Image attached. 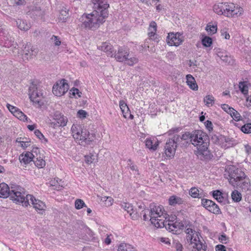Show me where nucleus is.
I'll return each instance as SVG.
<instances>
[{
    "label": "nucleus",
    "mask_w": 251,
    "mask_h": 251,
    "mask_svg": "<svg viewBox=\"0 0 251 251\" xmlns=\"http://www.w3.org/2000/svg\"><path fill=\"white\" fill-rule=\"evenodd\" d=\"M239 87L241 92L246 95L248 92V87L246 84L245 82H240L239 84Z\"/></svg>",
    "instance_id": "obj_48"
},
{
    "label": "nucleus",
    "mask_w": 251,
    "mask_h": 251,
    "mask_svg": "<svg viewBox=\"0 0 251 251\" xmlns=\"http://www.w3.org/2000/svg\"><path fill=\"white\" fill-rule=\"evenodd\" d=\"M231 198L234 201L239 202L241 200L242 196L240 192L237 190H234L231 193Z\"/></svg>",
    "instance_id": "obj_43"
},
{
    "label": "nucleus",
    "mask_w": 251,
    "mask_h": 251,
    "mask_svg": "<svg viewBox=\"0 0 251 251\" xmlns=\"http://www.w3.org/2000/svg\"><path fill=\"white\" fill-rule=\"evenodd\" d=\"M212 196L219 202H222L225 200L223 194L218 190L213 191L212 192Z\"/></svg>",
    "instance_id": "obj_33"
},
{
    "label": "nucleus",
    "mask_w": 251,
    "mask_h": 251,
    "mask_svg": "<svg viewBox=\"0 0 251 251\" xmlns=\"http://www.w3.org/2000/svg\"><path fill=\"white\" fill-rule=\"evenodd\" d=\"M72 92V95L74 96H75V95H78V97H80V95H79L80 92L78 90V89L76 88H74L71 90Z\"/></svg>",
    "instance_id": "obj_62"
},
{
    "label": "nucleus",
    "mask_w": 251,
    "mask_h": 251,
    "mask_svg": "<svg viewBox=\"0 0 251 251\" xmlns=\"http://www.w3.org/2000/svg\"><path fill=\"white\" fill-rule=\"evenodd\" d=\"M26 0H14L15 3L17 5H23L25 3Z\"/></svg>",
    "instance_id": "obj_63"
},
{
    "label": "nucleus",
    "mask_w": 251,
    "mask_h": 251,
    "mask_svg": "<svg viewBox=\"0 0 251 251\" xmlns=\"http://www.w3.org/2000/svg\"><path fill=\"white\" fill-rule=\"evenodd\" d=\"M85 162L87 164H91L97 160V154L96 153H90L89 155H85Z\"/></svg>",
    "instance_id": "obj_36"
},
{
    "label": "nucleus",
    "mask_w": 251,
    "mask_h": 251,
    "mask_svg": "<svg viewBox=\"0 0 251 251\" xmlns=\"http://www.w3.org/2000/svg\"><path fill=\"white\" fill-rule=\"evenodd\" d=\"M189 194L191 197L194 198H200L201 197V194L199 193V190L196 187H192L189 190Z\"/></svg>",
    "instance_id": "obj_44"
},
{
    "label": "nucleus",
    "mask_w": 251,
    "mask_h": 251,
    "mask_svg": "<svg viewBox=\"0 0 251 251\" xmlns=\"http://www.w3.org/2000/svg\"><path fill=\"white\" fill-rule=\"evenodd\" d=\"M33 161L35 166L39 168H42L46 165L45 161L40 155L39 156H35V158L33 159Z\"/></svg>",
    "instance_id": "obj_31"
},
{
    "label": "nucleus",
    "mask_w": 251,
    "mask_h": 251,
    "mask_svg": "<svg viewBox=\"0 0 251 251\" xmlns=\"http://www.w3.org/2000/svg\"><path fill=\"white\" fill-rule=\"evenodd\" d=\"M94 4L93 10H96L98 13L107 16L108 15L107 9L109 6L107 0H92Z\"/></svg>",
    "instance_id": "obj_12"
},
{
    "label": "nucleus",
    "mask_w": 251,
    "mask_h": 251,
    "mask_svg": "<svg viewBox=\"0 0 251 251\" xmlns=\"http://www.w3.org/2000/svg\"><path fill=\"white\" fill-rule=\"evenodd\" d=\"M168 202L169 205L175 206L176 205H181L185 204V201L182 198L176 195H173L170 197Z\"/></svg>",
    "instance_id": "obj_23"
},
{
    "label": "nucleus",
    "mask_w": 251,
    "mask_h": 251,
    "mask_svg": "<svg viewBox=\"0 0 251 251\" xmlns=\"http://www.w3.org/2000/svg\"><path fill=\"white\" fill-rule=\"evenodd\" d=\"M149 212L150 221L152 224L157 228L164 226V218L166 217V212L161 206H156L153 204L150 205Z\"/></svg>",
    "instance_id": "obj_6"
},
{
    "label": "nucleus",
    "mask_w": 251,
    "mask_h": 251,
    "mask_svg": "<svg viewBox=\"0 0 251 251\" xmlns=\"http://www.w3.org/2000/svg\"><path fill=\"white\" fill-rule=\"evenodd\" d=\"M173 246L176 249V251H182V245L178 241H175L173 243Z\"/></svg>",
    "instance_id": "obj_52"
},
{
    "label": "nucleus",
    "mask_w": 251,
    "mask_h": 251,
    "mask_svg": "<svg viewBox=\"0 0 251 251\" xmlns=\"http://www.w3.org/2000/svg\"><path fill=\"white\" fill-rule=\"evenodd\" d=\"M34 134L40 140L44 138V136L38 129H36L34 131Z\"/></svg>",
    "instance_id": "obj_58"
},
{
    "label": "nucleus",
    "mask_w": 251,
    "mask_h": 251,
    "mask_svg": "<svg viewBox=\"0 0 251 251\" xmlns=\"http://www.w3.org/2000/svg\"><path fill=\"white\" fill-rule=\"evenodd\" d=\"M175 142V144L177 146H180L182 147L183 146H186V143L185 142L182 143L183 140L182 139L181 137L178 135H175L174 136L173 138L171 139Z\"/></svg>",
    "instance_id": "obj_39"
},
{
    "label": "nucleus",
    "mask_w": 251,
    "mask_h": 251,
    "mask_svg": "<svg viewBox=\"0 0 251 251\" xmlns=\"http://www.w3.org/2000/svg\"><path fill=\"white\" fill-rule=\"evenodd\" d=\"M78 144L82 146L89 145L93 140V135H90L89 131L86 128H84L83 131L79 136L78 139H75Z\"/></svg>",
    "instance_id": "obj_16"
},
{
    "label": "nucleus",
    "mask_w": 251,
    "mask_h": 251,
    "mask_svg": "<svg viewBox=\"0 0 251 251\" xmlns=\"http://www.w3.org/2000/svg\"><path fill=\"white\" fill-rule=\"evenodd\" d=\"M69 15V9L66 6H63L60 10L59 20L64 22H65Z\"/></svg>",
    "instance_id": "obj_28"
},
{
    "label": "nucleus",
    "mask_w": 251,
    "mask_h": 251,
    "mask_svg": "<svg viewBox=\"0 0 251 251\" xmlns=\"http://www.w3.org/2000/svg\"><path fill=\"white\" fill-rule=\"evenodd\" d=\"M183 226L184 225L181 221H176L172 224L166 225L164 227L169 232H171L175 234H178Z\"/></svg>",
    "instance_id": "obj_18"
},
{
    "label": "nucleus",
    "mask_w": 251,
    "mask_h": 251,
    "mask_svg": "<svg viewBox=\"0 0 251 251\" xmlns=\"http://www.w3.org/2000/svg\"><path fill=\"white\" fill-rule=\"evenodd\" d=\"M21 198V201H19V203H22L23 206H27L30 205L31 203L35 209L40 214H43L46 209L45 203L40 200L36 199L33 196L31 195H25V190Z\"/></svg>",
    "instance_id": "obj_7"
},
{
    "label": "nucleus",
    "mask_w": 251,
    "mask_h": 251,
    "mask_svg": "<svg viewBox=\"0 0 251 251\" xmlns=\"http://www.w3.org/2000/svg\"><path fill=\"white\" fill-rule=\"evenodd\" d=\"M107 16L93 10L92 13L88 14H83L80 18L82 22L81 26L85 28L96 29L105 21Z\"/></svg>",
    "instance_id": "obj_3"
},
{
    "label": "nucleus",
    "mask_w": 251,
    "mask_h": 251,
    "mask_svg": "<svg viewBox=\"0 0 251 251\" xmlns=\"http://www.w3.org/2000/svg\"><path fill=\"white\" fill-rule=\"evenodd\" d=\"M221 35L223 36L226 39H229L230 35L226 31V29L224 28L221 30Z\"/></svg>",
    "instance_id": "obj_56"
},
{
    "label": "nucleus",
    "mask_w": 251,
    "mask_h": 251,
    "mask_svg": "<svg viewBox=\"0 0 251 251\" xmlns=\"http://www.w3.org/2000/svg\"><path fill=\"white\" fill-rule=\"evenodd\" d=\"M229 182L234 187L239 186L242 189L246 190L249 186V180L246 179V176L239 168L232 166L226 169Z\"/></svg>",
    "instance_id": "obj_2"
},
{
    "label": "nucleus",
    "mask_w": 251,
    "mask_h": 251,
    "mask_svg": "<svg viewBox=\"0 0 251 251\" xmlns=\"http://www.w3.org/2000/svg\"><path fill=\"white\" fill-rule=\"evenodd\" d=\"M50 40L55 46H59L61 44L60 38L57 36L53 35L50 38Z\"/></svg>",
    "instance_id": "obj_50"
},
{
    "label": "nucleus",
    "mask_w": 251,
    "mask_h": 251,
    "mask_svg": "<svg viewBox=\"0 0 251 251\" xmlns=\"http://www.w3.org/2000/svg\"><path fill=\"white\" fill-rule=\"evenodd\" d=\"M214 11L218 15H223L228 17H238L243 13L242 7L236 6L234 4L219 3L214 5Z\"/></svg>",
    "instance_id": "obj_4"
},
{
    "label": "nucleus",
    "mask_w": 251,
    "mask_h": 251,
    "mask_svg": "<svg viewBox=\"0 0 251 251\" xmlns=\"http://www.w3.org/2000/svg\"><path fill=\"white\" fill-rule=\"evenodd\" d=\"M113 56L117 61L124 62L128 66H133L138 62V58L136 56L129 57L128 50L124 48H119L117 52L114 51Z\"/></svg>",
    "instance_id": "obj_9"
},
{
    "label": "nucleus",
    "mask_w": 251,
    "mask_h": 251,
    "mask_svg": "<svg viewBox=\"0 0 251 251\" xmlns=\"http://www.w3.org/2000/svg\"><path fill=\"white\" fill-rule=\"evenodd\" d=\"M164 226H166V225L169 224H172V223L175 222L176 221H178L175 215L170 216L166 213V217L164 218Z\"/></svg>",
    "instance_id": "obj_42"
},
{
    "label": "nucleus",
    "mask_w": 251,
    "mask_h": 251,
    "mask_svg": "<svg viewBox=\"0 0 251 251\" xmlns=\"http://www.w3.org/2000/svg\"><path fill=\"white\" fill-rule=\"evenodd\" d=\"M84 128H82L80 125H73L71 128V130L72 132L73 136L74 138L75 139H78V137L83 131Z\"/></svg>",
    "instance_id": "obj_25"
},
{
    "label": "nucleus",
    "mask_w": 251,
    "mask_h": 251,
    "mask_svg": "<svg viewBox=\"0 0 251 251\" xmlns=\"http://www.w3.org/2000/svg\"><path fill=\"white\" fill-rule=\"evenodd\" d=\"M212 141L216 144H221L224 141H226V137L222 135H211Z\"/></svg>",
    "instance_id": "obj_29"
},
{
    "label": "nucleus",
    "mask_w": 251,
    "mask_h": 251,
    "mask_svg": "<svg viewBox=\"0 0 251 251\" xmlns=\"http://www.w3.org/2000/svg\"><path fill=\"white\" fill-rule=\"evenodd\" d=\"M185 231L187 234V241L194 249H196L198 251H205L206 246L200 240L199 232L190 227L186 228Z\"/></svg>",
    "instance_id": "obj_8"
},
{
    "label": "nucleus",
    "mask_w": 251,
    "mask_h": 251,
    "mask_svg": "<svg viewBox=\"0 0 251 251\" xmlns=\"http://www.w3.org/2000/svg\"><path fill=\"white\" fill-rule=\"evenodd\" d=\"M183 42L182 35L179 33H169L167 36V42L170 46H178Z\"/></svg>",
    "instance_id": "obj_17"
},
{
    "label": "nucleus",
    "mask_w": 251,
    "mask_h": 251,
    "mask_svg": "<svg viewBox=\"0 0 251 251\" xmlns=\"http://www.w3.org/2000/svg\"><path fill=\"white\" fill-rule=\"evenodd\" d=\"M205 125L206 127L207 128V129H208L209 131L213 130V124L211 121L209 120L206 121L205 122Z\"/></svg>",
    "instance_id": "obj_57"
},
{
    "label": "nucleus",
    "mask_w": 251,
    "mask_h": 251,
    "mask_svg": "<svg viewBox=\"0 0 251 251\" xmlns=\"http://www.w3.org/2000/svg\"><path fill=\"white\" fill-rule=\"evenodd\" d=\"M29 12L31 16L37 17H41L44 13L41 7L37 4L30 6Z\"/></svg>",
    "instance_id": "obj_22"
},
{
    "label": "nucleus",
    "mask_w": 251,
    "mask_h": 251,
    "mask_svg": "<svg viewBox=\"0 0 251 251\" xmlns=\"http://www.w3.org/2000/svg\"><path fill=\"white\" fill-rule=\"evenodd\" d=\"M228 239V238L225 234L221 235L219 237L220 242L223 244H226L227 243Z\"/></svg>",
    "instance_id": "obj_54"
},
{
    "label": "nucleus",
    "mask_w": 251,
    "mask_h": 251,
    "mask_svg": "<svg viewBox=\"0 0 251 251\" xmlns=\"http://www.w3.org/2000/svg\"><path fill=\"white\" fill-rule=\"evenodd\" d=\"M34 158H35V154H33V153H31V152L28 151L20 154L19 159L21 163L26 165L33 161Z\"/></svg>",
    "instance_id": "obj_20"
},
{
    "label": "nucleus",
    "mask_w": 251,
    "mask_h": 251,
    "mask_svg": "<svg viewBox=\"0 0 251 251\" xmlns=\"http://www.w3.org/2000/svg\"><path fill=\"white\" fill-rule=\"evenodd\" d=\"M201 204L207 210L215 214H221V211L218 205L211 200L203 199L201 200Z\"/></svg>",
    "instance_id": "obj_15"
},
{
    "label": "nucleus",
    "mask_w": 251,
    "mask_h": 251,
    "mask_svg": "<svg viewBox=\"0 0 251 251\" xmlns=\"http://www.w3.org/2000/svg\"><path fill=\"white\" fill-rule=\"evenodd\" d=\"M156 24L155 22L152 21L150 24V26L149 27V32L148 35L149 37L153 40H155V38L154 37L156 35Z\"/></svg>",
    "instance_id": "obj_27"
},
{
    "label": "nucleus",
    "mask_w": 251,
    "mask_h": 251,
    "mask_svg": "<svg viewBox=\"0 0 251 251\" xmlns=\"http://www.w3.org/2000/svg\"><path fill=\"white\" fill-rule=\"evenodd\" d=\"M118 251H137L132 246L125 243L121 244L118 249Z\"/></svg>",
    "instance_id": "obj_34"
},
{
    "label": "nucleus",
    "mask_w": 251,
    "mask_h": 251,
    "mask_svg": "<svg viewBox=\"0 0 251 251\" xmlns=\"http://www.w3.org/2000/svg\"><path fill=\"white\" fill-rule=\"evenodd\" d=\"M28 95L35 106L41 107L44 105L45 100L43 94L36 84H31L28 89Z\"/></svg>",
    "instance_id": "obj_10"
},
{
    "label": "nucleus",
    "mask_w": 251,
    "mask_h": 251,
    "mask_svg": "<svg viewBox=\"0 0 251 251\" xmlns=\"http://www.w3.org/2000/svg\"><path fill=\"white\" fill-rule=\"evenodd\" d=\"M98 49L101 51L105 52L107 56L113 57L114 54V50L113 48L109 43H102L101 45L98 47Z\"/></svg>",
    "instance_id": "obj_21"
},
{
    "label": "nucleus",
    "mask_w": 251,
    "mask_h": 251,
    "mask_svg": "<svg viewBox=\"0 0 251 251\" xmlns=\"http://www.w3.org/2000/svg\"><path fill=\"white\" fill-rule=\"evenodd\" d=\"M86 205L85 204L83 200L81 199H77L75 201V207L77 209H80L83 207H86Z\"/></svg>",
    "instance_id": "obj_49"
},
{
    "label": "nucleus",
    "mask_w": 251,
    "mask_h": 251,
    "mask_svg": "<svg viewBox=\"0 0 251 251\" xmlns=\"http://www.w3.org/2000/svg\"><path fill=\"white\" fill-rule=\"evenodd\" d=\"M17 142H19L20 143V145L23 148H27L28 146L30 145L29 142H25V141H18V140H16Z\"/></svg>",
    "instance_id": "obj_61"
},
{
    "label": "nucleus",
    "mask_w": 251,
    "mask_h": 251,
    "mask_svg": "<svg viewBox=\"0 0 251 251\" xmlns=\"http://www.w3.org/2000/svg\"><path fill=\"white\" fill-rule=\"evenodd\" d=\"M205 30L207 31L209 34H214L217 30V25H211V23H209L205 27Z\"/></svg>",
    "instance_id": "obj_37"
},
{
    "label": "nucleus",
    "mask_w": 251,
    "mask_h": 251,
    "mask_svg": "<svg viewBox=\"0 0 251 251\" xmlns=\"http://www.w3.org/2000/svg\"><path fill=\"white\" fill-rule=\"evenodd\" d=\"M192 136V132H186L182 135L181 136L182 139L183 140L184 142L186 143V145L188 143V140H190L191 143V137Z\"/></svg>",
    "instance_id": "obj_46"
},
{
    "label": "nucleus",
    "mask_w": 251,
    "mask_h": 251,
    "mask_svg": "<svg viewBox=\"0 0 251 251\" xmlns=\"http://www.w3.org/2000/svg\"><path fill=\"white\" fill-rule=\"evenodd\" d=\"M24 190L23 188L18 185L11 186L10 190L7 184L1 183L0 184V197L6 198L9 197L11 200L19 203L22 201L21 197Z\"/></svg>",
    "instance_id": "obj_5"
},
{
    "label": "nucleus",
    "mask_w": 251,
    "mask_h": 251,
    "mask_svg": "<svg viewBox=\"0 0 251 251\" xmlns=\"http://www.w3.org/2000/svg\"><path fill=\"white\" fill-rule=\"evenodd\" d=\"M16 117H17L18 119L23 121H27V117L25 115L24 113H23L20 109L15 112V113L13 114Z\"/></svg>",
    "instance_id": "obj_41"
},
{
    "label": "nucleus",
    "mask_w": 251,
    "mask_h": 251,
    "mask_svg": "<svg viewBox=\"0 0 251 251\" xmlns=\"http://www.w3.org/2000/svg\"><path fill=\"white\" fill-rule=\"evenodd\" d=\"M191 143L197 147L198 149L197 155L199 159L204 161H207L211 159L212 155L208 150L209 140L205 133L200 130L193 131Z\"/></svg>",
    "instance_id": "obj_1"
},
{
    "label": "nucleus",
    "mask_w": 251,
    "mask_h": 251,
    "mask_svg": "<svg viewBox=\"0 0 251 251\" xmlns=\"http://www.w3.org/2000/svg\"><path fill=\"white\" fill-rule=\"evenodd\" d=\"M215 99L212 95H207L205 97L203 101L207 106H212L214 104Z\"/></svg>",
    "instance_id": "obj_38"
},
{
    "label": "nucleus",
    "mask_w": 251,
    "mask_h": 251,
    "mask_svg": "<svg viewBox=\"0 0 251 251\" xmlns=\"http://www.w3.org/2000/svg\"><path fill=\"white\" fill-rule=\"evenodd\" d=\"M231 117L233 118V119L236 121H240L241 120V116L240 114L236 110L232 112V115L231 116Z\"/></svg>",
    "instance_id": "obj_51"
},
{
    "label": "nucleus",
    "mask_w": 251,
    "mask_h": 251,
    "mask_svg": "<svg viewBox=\"0 0 251 251\" xmlns=\"http://www.w3.org/2000/svg\"><path fill=\"white\" fill-rule=\"evenodd\" d=\"M121 207L129 214L132 218H135L136 214H133L134 209L131 204L128 202H123L121 204Z\"/></svg>",
    "instance_id": "obj_26"
},
{
    "label": "nucleus",
    "mask_w": 251,
    "mask_h": 251,
    "mask_svg": "<svg viewBox=\"0 0 251 251\" xmlns=\"http://www.w3.org/2000/svg\"><path fill=\"white\" fill-rule=\"evenodd\" d=\"M87 115V112L83 110H79L77 113V117L82 119L86 118Z\"/></svg>",
    "instance_id": "obj_53"
},
{
    "label": "nucleus",
    "mask_w": 251,
    "mask_h": 251,
    "mask_svg": "<svg viewBox=\"0 0 251 251\" xmlns=\"http://www.w3.org/2000/svg\"><path fill=\"white\" fill-rule=\"evenodd\" d=\"M120 107L125 118H126V114L129 112V109L126 103L124 100H120L119 102Z\"/></svg>",
    "instance_id": "obj_35"
},
{
    "label": "nucleus",
    "mask_w": 251,
    "mask_h": 251,
    "mask_svg": "<svg viewBox=\"0 0 251 251\" xmlns=\"http://www.w3.org/2000/svg\"><path fill=\"white\" fill-rule=\"evenodd\" d=\"M160 241L162 243H163L166 245H170V240L168 238L165 237H161L159 238Z\"/></svg>",
    "instance_id": "obj_60"
},
{
    "label": "nucleus",
    "mask_w": 251,
    "mask_h": 251,
    "mask_svg": "<svg viewBox=\"0 0 251 251\" xmlns=\"http://www.w3.org/2000/svg\"><path fill=\"white\" fill-rule=\"evenodd\" d=\"M38 52L37 48L33 46L30 43L23 45L22 56L24 61H28L35 56Z\"/></svg>",
    "instance_id": "obj_11"
},
{
    "label": "nucleus",
    "mask_w": 251,
    "mask_h": 251,
    "mask_svg": "<svg viewBox=\"0 0 251 251\" xmlns=\"http://www.w3.org/2000/svg\"><path fill=\"white\" fill-rule=\"evenodd\" d=\"M221 107L225 112H226L229 109L230 107L228 104H223L221 105Z\"/></svg>",
    "instance_id": "obj_64"
},
{
    "label": "nucleus",
    "mask_w": 251,
    "mask_h": 251,
    "mask_svg": "<svg viewBox=\"0 0 251 251\" xmlns=\"http://www.w3.org/2000/svg\"><path fill=\"white\" fill-rule=\"evenodd\" d=\"M241 130L246 134L251 133V123L245 124L241 127Z\"/></svg>",
    "instance_id": "obj_47"
},
{
    "label": "nucleus",
    "mask_w": 251,
    "mask_h": 251,
    "mask_svg": "<svg viewBox=\"0 0 251 251\" xmlns=\"http://www.w3.org/2000/svg\"><path fill=\"white\" fill-rule=\"evenodd\" d=\"M186 83L189 87L193 90L196 91L198 89V86L194 77L191 75H186Z\"/></svg>",
    "instance_id": "obj_24"
},
{
    "label": "nucleus",
    "mask_w": 251,
    "mask_h": 251,
    "mask_svg": "<svg viewBox=\"0 0 251 251\" xmlns=\"http://www.w3.org/2000/svg\"><path fill=\"white\" fill-rule=\"evenodd\" d=\"M53 121L50 123V126L56 128L60 126H64L68 122L67 118L59 112L55 111L52 116Z\"/></svg>",
    "instance_id": "obj_13"
},
{
    "label": "nucleus",
    "mask_w": 251,
    "mask_h": 251,
    "mask_svg": "<svg viewBox=\"0 0 251 251\" xmlns=\"http://www.w3.org/2000/svg\"><path fill=\"white\" fill-rule=\"evenodd\" d=\"M17 24L19 28L23 30H27L30 27V24L27 23L26 21L20 19H18V20L17 21Z\"/></svg>",
    "instance_id": "obj_30"
},
{
    "label": "nucleus",
    "mask_w": 251,
    "mask_h": 251,
    "mask_svg": "<svg viewBox=\"0 0 251 251\" xmlns=\"http://www.w3.org/2000/svg\"><path fill=\"white\" fill-rule=\"evenodd\" d=\"M69 89V85L67 80L62 79L56 82L52 88V92L56 96L60 97L66 93Z\"/></svg>",
    "instance_id": "obj_14"
},
{
    "label": "nucleus",
    "mask_w": 251,
    "mask_h": 251,
    "mask_svg": "<svg viewBox=\"0 0 251 251\" xmlns=\"http://www.w3.org/2000/svg\"><path fill=\"white\" fill-rule=\"evenodd\" d=\"M177 145L175 144L174 141L169 139L165 146V153L167 157H171L175 154Z\"/></svg>",
    "instance_id": "obj_19"
},
{
    "label": "nucleus",
    "mask_w": 251,
    "mask_h": 251,
    "mask_svg": "<svg viewBox=\"0 0 251 251\" xmlns=\"http://www.w3.org/2000/svg\"><path fill=\"white\" fill-rule=\"evenodd\" d=\"M216 251H226V247L223 245H218L215 247Z\"/></svg>",
    "instance_id": "obj_59"
},
{
    "label": "nucleus",
    "mask_w": 251,
    "mask_h": 251,
    "mask_svg": "<svg viewBox=\"0 0 251 251\" xmlns=\"http://www.w3.org/2000/svg\"><path fill=\"white\" fill-rule=\"evenodd\" d=\"M202 44L206 47H209L212 44V38L208 36H205L201 40Z\"/></svg>",
    "instance_id": "obj_45"
},
{
    "label": "nucleus",
    "mask_w": 251,
    "mask_h": 251,
    "mask_svg": "<svg viewBox=\"0 0 251 251\" xmlns=\"http://www.w3.org/2000/svg\"><path fill=\"white\" fill-rule=\"evenodd\" d=\"M145 145L147 148L151 150L155 151L158 146L157 142L153 144L152 141L150 138H147L145 141Z\"/></svg>",
    "instance_id": "obj_32"
},
{
    "label": "nucleus",
    "mask_w": 251,
    "mask_h": 251,
    "mask_svg": "<svg viewBox=\"0 0 251 251\" xmlns=\"http://www.w3.org/2000/svg\"><path fill=\"white\" fill-rule=\"evenodd\" d=\"M4 46L5 47L10 49V50L14 52V50L17 49L18 45L16 42H14V41L8 40L5 42Z\"/></svg>",
    "instance_id": "obj_40"
},
{
    "label": "nucleus",
    "mask_w": 251,
    "mask_h": 251,
    "mask_svg": "<svg viewBox=\"0 0 251 251\" xmlns=\"http://www.w3.org/2000/svg\"><path fill=\"white\" fill-rule=\"evenodd\" d=\"M6 107L13 114L15 113V112L17 111L18 110V108L13 105H11L8 103L7 104Z\"/></svg>",
    "instance_id": "obj_55"
}]
</instances>
